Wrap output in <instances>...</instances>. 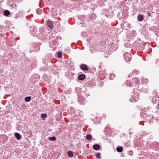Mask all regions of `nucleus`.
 Listing matches in <instances>:
<instances>
[{"mask_svg":"<svg viewBox=\"0 0 159 159\" xmlns=\"http://www.w3.org/2000/svg\"><path fill=\"white\" fill-rule=\"evenodd\" d=\"M34 48H35V49L34 50V51H38L40 49V47L39 45H35L34 46Z\"/></svg>","mask_w":159,"mask_h":159,"instance_id":"b1692460","label":"nucleus"},{"mask_svg":"<svg viewBox=\"0 0 159 159\" xmlns=\"http://www.w3.org/2000/svg\"><path fill=\"white\" fill-rule=\"evenodd\" d=\"M115 77V75L114 74H110L109 76V78L110 79L113 80Z\"/></svg>","mask_w":159,"mask_h":159,"instance_id":"5701e85b","label":"nucleus"},{"mask_svg":"<svg viewBox=\"0 0 159 159\" xmlns=\"http://www.w3.org/2000/svg\"><path fill=\"white\" fill-rule=\"evenodd\" d=\"M157 109H159V103H158L157 106Z\"/></svg>","mask_w":159,"mask_h":159,"instance_id":"e433bc0d","label":"nucleus"},{"mask_svg":"<svg viewBox=\"0 0 159 159\" xmlns=\"http://www.w3.org/2000/svg\"><path fill=\"white\" fill-rule=\"evenodd\" d=\"M68 111L70 113H73L75 112L74 109L72 107H70L68 109Z\"/></svg>","mask_w":159,"mask_h":159,"instance_id":"dca6fc26","label":"nucleus"},{"mask_svg":"<svg viewBox=\"0 0 159 159\" xmlns=\"http://www.w3.org/2000/svg\"><path fill=\"white\" fill-rule=\"evenodd\" d=\"M96 158L100 159L101 158V154L100 152L97 153L96 155Z\"/></svg>","mask_w":159,"mask_h":159,"instance_id":"7c9ffc66","label":"nucleus"},{"mask_svg":"<svg viewBox=\"0 0 159 159\" xmlns=\"http://www.w3.org/2000/svg\"><path fill=\"white\" fill-rule=\"evenodd\" d=\"M93 148L95 150H98L100 149V146L98 144H96L93 145Z\"/></svg>","mask_w":159,"mask_h":159,"instance_id":"1a4fd4ad","label":"nucleus"},{"mask_svg":"<svg viewBox=\"0 0 159 159\" xmlns=\"http://www.w3.org/2000/svg\"><path fill=\"white\" fill-rule=\"evenodd\" d=\"M135 146H137L138 147H140L142 146V143L139 142H137L135 144Z\"/></svg>","mask_w":159,"mask_h":159,"instance_id":"c756f323","label":"nucleus"},{"mask_svg":"<svg viewBox=\"0 0 159 159\" xmlns=\"http://www.w3.org/2000/svg\"><path fill=\"white\" fill-rule=\"evenodd\" d=\"M49 34V33H48V34L46 35V37H45L46 40L47 41H48L50 39V37L49 36H48V35Z\"/></svg>","mask_w":159,"mask_h":159,"instance_id":"473e14b6","label":"nucleus"},{"mask_svg":"<svg viewBox=\"0 0 159 159\" xmlns=\"http://www.w3.org/2000/svg\"><path fill=\"white\" fill-rule=\"evenodd\" d=\"M123 57L125 61L127 62L129 61L132 59V56L129 53L126 52L124 53Z\"/></svg>","mask_w":159,"mask_h":159,"instance_id":"f03ea898","label":"nucleus"},{"mask_svg":"<svg viewBox=\"0 0 159 159\" xmlns=\"http://www.w3.org/2000/svg\"><path fill=\"white\" fill-rule=\"evenodd\" d=\"M158 98L157 96H153L152 100V102L153 104L155 103L156 101L158 99Z\"/></svg>","mask_w":159,"mask_h":159,"instance_id":"9b49d317","label":"nucleus"},{"mask_svg":"<svg viewBox=\"0 0 159 159\" xmlns=\"http://www.w3.org/2000/svg\"><path fill=\"white\" fill-rule=\"evenodd\" d=\"M57 57L59 58H61L62 57V54L61 52H59L57 53Z\"/></svg>","mask_w":159,"mask_h":159,"instance_id":"cd10ccee","label":"nucleus"},{"mask_svg":"<svg viewBox=\"0 0 159 159\" xmlns=\"http://www.w3.org/2000/svg\"><path fill=\"white\" fill-rule=\"evenodd\" d=\"M157 90L156 89H154L153 90L152 94L153 96H157Z\"/></svg>","mask_w":159,"mask_h":159,"instance_id":"bb28decb","label":"nucleus"},{"mask_svg":"<svg viewBox=\"0 0 159 159\" xmlns=\"http://www.w3.org/2000/svg\"><path fill=\"white\" fill-rule=\"evenodd\" d=\"M143 117L145 120L148 121H150L152 118V116L147 115V113L144 114Z\"/></svg>","mask_w":159,"mask_h":159,"instance_id":"20e7f679","label":"nucleus"},{"mask_svg":"<svg viewBox=\"0 0 159 159\" xmlns=\"http://www.w3.org/2000/svg\"><path fill=\"white\" fill-rule=\"evenodd\" d=\"M131 98L130 99L131 102H134L137 101L139 99V93L136 91L132 93Z\"/></svg>","mask_w":159,"mask_h":159,"instance_id":"f257e3e1","label":"nucleus"},{"mask_svg":"<svg viewBox=\"0 0 159 159\" xmlns=\"http://www.w3.org/2000/svg\"><path fill=\"white\" fill-rule=\"evenodd\" d=\"M142 90L144 93H147L148 90V86L146 85H144L142 87Z\"/></svg>","mask_w":159,"mask_h":159,"instance_id":"6e6552de","label":"nucleus"},{"mask_svg":"<svg viewBox=\"0 0 159 159\" xmlns=\"http://www.w3.org/2000/svg\"><path fill=\"white\" fill-rule=\"evenodd\" d=\"M68 155L70 157H72L73 156V153L70 150L67 152Z\"/></svg>","mask_w":159,"mask_h":159,"instance_id":"412c9836","label":"nucleus"},{"mask_svg":"<svg viewBox=\"0 0 159 159\" xmlns=\"http://www.w3.org/2000/svg\"><path fill=\"white\" fill-rule=\"evenodd\" d=\"M42 11L40 9H39L37 10V13L38 14H40L41 13Z\"/></svg>","mask_w":159,"mask_h":159,"instance_id":"72a5a7b5","label":"nucleus"},{"mask_svg":"<svg viewBox=\"0 0 159 159\" xmlns=\"http://www.w3.org/2000/svg\"><path fill=\"white\" fill-rule=\"evenodd\" d=\"M136 34L135 31L133 30L131 31L130 32L129 34V36L131 38H132L135 36L136 35Z\"/></svg>","mask_w":159,"mask_h":159,"instance_id":"423d86ee","label":"nucleus"},{"mask_svg":"<svg viewBox=\"0 0 159 159\" xmlns=\"http://www.w3.org/2000/svg\"><path fill=\"white\" fill-rule=\"evenodd\" d=\"M15 136L17 140L20 139L21 138L20 134L18 133H15Z\"/></svg>","mask_w":159,"mask_h":159,"instance_id":"ddd939ff","label":"nucleus"},{"mask_svg":"<svg viewBox=\"0 0 159 159\" xmlns=\"http://www.w3.org/2000/svg\"><path fill=\"white\" fill-rule=\"evenodd\" d=\"M80 68L84 70L87 71L89 70V68L85 64H82L80 66Z\"/></svg>","mask_w":159,"mask_h":159,"instance_id":"39448f33","label":"nucleus"},{"mask_svg":"<svg viewBox=\"0 0 159 159\" xmlns=\"http://www.w3.org/2000/svg\"><path fill=\"white\" fill-rule=\"evenodd\" d=\"M78 101L80 104L84 105L85 103V98L82 96L78 97Z\"/></svg>","mask_w":159,"mask_h":159,"instance_id":"7ed1b4c3","label":"nucleus"},{"mask_svg":"<svg viewBox=\"0 0 159 159\" xmlns=\"http://www.w3.org/2000/svg\"><path fill=\"white\" fill-rule=\"evenodd\" d=\"M10 14V12L8 10H6L4 11V14L5 16H8Z\"/></svg>","mask_w":159,"mask_h":159,"instance_id":"f3484780","label":"nucleus"},{"mask_svg":"<svg viewBox=\"0 0 159 159\" xmlns=\"http://www.w3.org/2000/svg\"><path fill=\"white\" fill-rule=\"evenodd\" d=\"M31 31H30V33H31Z\"/></svg>","mask_w":159,"mask_h":159,"instance_id":"a19ab883","label":"nucleus"},{"mask_svg":"<svg viewBox=\"0 0 159 159\" xmlns=\"http://www.w3.org/2000/svg\"><path fill=\"white\" fill-rule=\"evenodd\" d=\"M48 139L51 141H54L56 140V138L54 136H52V137H49Z\"/></svg>","mask_w":159,"mask_h":159,"instance_id":"4be33fe9","label":"nucleus"},{"mask_svg":"<svg viewBox=\"0 0 159 159\" xmlns=\"http://www.w3.org/2000/svg\"><path fill=\"white\" fill-rule=\"evenodd\" d=\"M117 151L119 152H121L123 150V148L122 147H118L116 149Z\"/></svg>","mask_w":159,"mask_h":159,"instance_id":"6ab92c4d","label":"nucleus"},{"mask_svg":"<svg viewBox=\"0 0 159 159\" xmlns=\"http://www.w3.org/2000/svg\"><path fill=\"white\" fill-rule=\"evenodd\" d=\"M124 0L126 1H127V0Z\"/></svg>","mask_w":159,"mask_h":159,"instance_id":"ea45409f","label":"nucleus"},{"mask_svg":"<svg viewBox=\"0 0 159 159\" xmlns=\"http://www.w3.org/2000/svg\"><path fill=\"white\" fill-rule=\"evenodd\" d=\"M132 82L133 84L135 85V84H136L139 82L138 79L134 78L132 79Z\"/></svg>","mask_w":159,"mask_h":159,"instance_id":"2eb2a0df","label":"nucleus"},{"mask_svg":"<svg viewBox=\"0 0 159 159\" xmlns=\"http://www.w3.org/2000/svg\"><path fill=\"white\" fill-rule=\"evenodd\" d=\"M31 99L30 96L26 97L25 98V100L26 102H29Z\"/></svg>","mask_w":159,"mask_h":159,"instance_id":"a211bd4d","label":"nucleus"},{"mask_svg":"<svg viewBox=\"0 0 159 159\" xmlns=\"http://www.w3.org/2000/svg\"><path fill=\"white\" fill-rule=\"evenodd\" d=\"M86 138L88 140H90L92 139V136L90 134H87L86 135Z\"/></svg>","mask_w":159,"mask_h":159,"instance_id":"c85d7f7f","label":"nucleus"},{"mask_svg":"<svg viewBox=\"0 0 159 159\" xmlns=\"http://www.w3.org/2000/svg\"><path fill=\"white\" fill-rule=\"evenodd\" d=\"M138 20L139 21L143 20V15H139L138 16Z\"/></svg>","mask_w":159,"mask_h":159,"instance_id":"4468645a","label":"nucleus"},{"mask_svg":"<svg viewBox=\"0 0 159 159\" xmlns=\"http://www.w3.org/2000/svg\"><path fill=\"white\" fill-rule=\"evenodd\" d=\"M56 44H57V43L56 42V40H55V41L53 40L52 43L50 44V46L51 48H54L56 46Z\"/></svg>","mask_w":159,"mask_h":159,"instance_id":"f8f14e48","label":"nucleus"},{"mask_svg":"<svg viewBox=\"0 0 159 159\" xmlns=\"http://www.w3.org/2000/svg\"><path fill=\"white\" fill-rule=\"evenodd\" d=\"M34 30H33L32 31L33 34L34 33H35V32L37 31L36 30H37V28L35 26L34 27Z\"/></svg>","mask_w":159,"mask_h":159,"instance_id":"f704fd0d","label":"nucleus"},{"mask_svg":"<svg viewBox=\"0 0 159 159\" xmlns=\"http://www.w3.org/2000/svg\"><path fill=\"white\" fill-rule=\"evenodd\" d=\"M10 5L11 6V8L12 9L16 8L17 6V5L16 3H13L11 4Z\"/></svg>","mask_w":159,"mask_h":159,"instance_id":"393cba45","label":"nucleus"},{"mask_svg":"<svg viewBox=\"0 0 159 159\" xmlns=\"http://www.w3.org/2000/svg\"><path fill=\"white\" fill-rule=\"evenodd\" d=\"M126 83L127 86L128 85L129 86H132V84L131 83L130 80H127Z\"/></svg>","mask_w":159,"mask_h":159,"instance_id":"a878e982","label":"nucleus"},{"mask_svg":"<svg viewBox=\"0 0 159 159\" xmlns=\"http://www.w3.org/2000/svg\"><path fill=\"white\" fill-rule=\"evenodd\" d=\"M3 26L1 25H0V31H1L3 29Z\"/></svg>","mask_w":159,"mask_h":159,"instance_id":"c9c22d12","label":"nucleus"},{"mask_svg":"<svg viewBox=\"0 0 159 159\" xmlns=\"http://www.w3.org/2000/svg\"><path fill=\"white\" fill-rule=\"evenodd\" d=\"M147 14H148L149 16H150L151 15V14L149 13H147Z\"/></svg>","mask_w":159,"mask_h":159,"instance_id":"4c0bfd02","label":"nucleus"},{"mask_svg":"<svg viewBox=\"0 0 159 159\" xmlns=\"http://www.w3.org/2000/svg\"><path fill=\"white\" fill-rule=\"evenodd\" d=\"M47 116V115L45 113H43L41 116V117L43 119L45 118Z\"/></svg>","mask_w":159,"mask_h":159,"instance_id":"2f4dec72","label":"nucleus"},{"mask_svg":"<svg viewBox=\"0 0 159 159\" xmlns=\"http://www.w3.org/2000/svg\"><path fill=\"white\" fill-rule=\"evenodd\" d=\"M12 1H15V0H12Z\"/></svg>","mask_w":159,"mask_h":159,"instance_id":"58836bf2","label":"nucleus"},{"mask_svg":"<svg viewBox=\"0 0 159 159\" xmlns=\"http://www.w3.org/2000/svg\"><path fill=\"white\" fill-rule=\"evenodd\" d=\"M85 78V76L84 74H82L78 75V79L79 80H83Z\"/></svg>","mask_w":159,"mask_h":159,"instance_id":"0eeeda50","label":"nucleus"},{"mask_svg":"<svg viewBox=\"0 0 159 159\" xmlns=\"http://www.w3.org/2000/svg\"><path fill=\"white\" fill-rule=\"evenodd\" d=\"M139 73V71L138 70H134L132 72V74L133 75H137Z\"/></svg>","mask_w":159,"mask_h":159,"instance_id":"aec40b11","label":"nucleus"},{"mask_svg":"<svg viewBox=\"0 0 159 159\" xmlns=\"http://www.w3.org/2000/svg\"><path fill=\"white\" fill-rule=\"evenodd\" d=\"M48 26L50 29H52L53 28V23L50 21H48L47 22Z\"/></svg>","mask_w":159,"mask_h":159,"instance_id":"9d476101","label":"nucleus"}]
</instances>
